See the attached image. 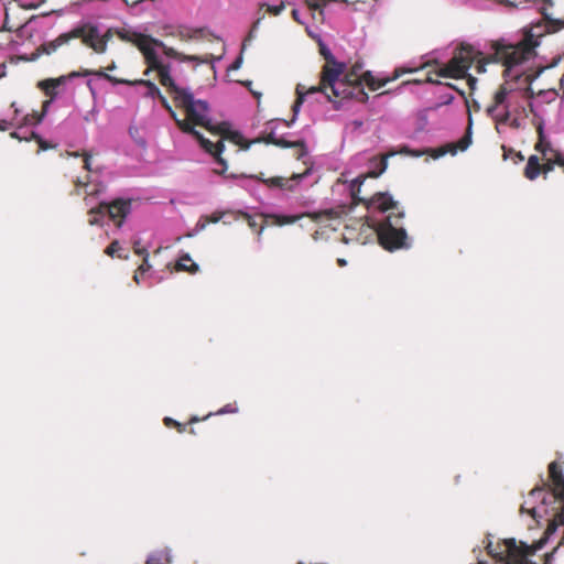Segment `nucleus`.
<instances>
[{
    "label": "nucleus",
    "mask_w": 564,
    "mask_h": 564,
    "mask_svg": "<svg viewBox=\"0 0 564 564\" xmlns=\"http://www.w3.org/2000/svg\"><path fill=\"white\" fill-rule=\"evenodd\" d=\"M198 421H199V419H198L197 416H193V417L191 419V422H192V423H195V422H198Z\"/></svg>",
    "instance_id": "nucleus-46"
},
{
    "label": "nucleus",
    "mask_w": 564,
    "mask_h": 564,
    "mask_svg": "<svg viewBox=\"0 0 564 564\" xmlns=\"http://www.w3.org/2000/svg\"><path fill=\"white\" fill-rule=\"evenodd\" d=\"M42 119H43V115H37L36 112H34L32 115H26L23 118V123L21 126L23 128L26 126H36V124L41 123Z\"/></svg>",
    "instance_id": "nucleus-23"
},
{
    "label": "nucleus",
    "mask_w": 564,
    "mask_h": 564,
    "mask_svg": "<svg viewBox=\"0 0 564 564\" xmlns=\"http://www.w3.org/2000/svg\"><path fill=\"white\" fill-rule=\"evenodd\" d=\"M350 124L355 130H358L362 127L364 122L361 120H352Z\"/></svg>",
    "instance_id": "nucleus-34"
},
{
    "label": "nucleus",
    "mask_w": 564,
    "mask_h": 564,
    "mask_svg": "<svg viewBox=\"0 0 564 564\" xmlns=\"http://www.w3.org/2000/svg\"><path fill=\"white\" fill-rule=\"evenodd\" d=\"M263 231V226H261L260 230H259V235H261V232Z\"/></svg>",
    "instance_id": "nucleus-53"
},
{
    "label": "nucleus",
    "mask_w": 564,
    "mask_h": 564,
    "mask_svg": "<svg viewBox=\"0 0 564 564\" xmlns=\"http://www.w3.org/2000/svg\"><path fill=\"white\" fill-rule=\"evenodd\" d=\"M322 53L326 59V64L323 68L321 85L318 87L313 86L307 90L302 84L296 86L297 98L292 107L294 116L291 122L295 121L306 95L322 91L328 100H332V97H337L341 99L355 98L365 101L368 97L364 91L362 83L371 90H378L387 84L397 80L402 75L414 73L417 69L399 67L394 69L392 76L373 75L371 72H366L362 76L352 75L349 77L344 75V63L336 62L334 56L328 51L326 52L325 48H322Z\"/></svg>",
    "instance_id": "nucleus-3"
},
{
    "label": "nucleus",
    "mask_w": 564,
    "mask_h": 564,
    "mask_svg": "<svg viewBox=\"0 0 564 564\" xmlns=\"http://www.w3.org/2000/svg\"><path fill=\"white\" fill-rule=\"evenodd\" d=\"M549 474L553 486L552 492L545 494L541 488L531 490L521 511L529 513L534 519L550 514L552 521L549 530L555 531L556 527L564 525V476L556 462L550 464Z\"/></svg>",
    "instance_id": "nucleus-4"
},
{
    "label": "nucleus",
    "mask_w": 564,
    "mask_h": 564,
    "mask_svg": "<svg viewBox=\"0 0 564 564\" xmlns=\"http://www.w3.org/2000/svg\"><path fill=\"white\" fill-rule=\"evenodd\" d=\"M164 423H165L166 426H171V425L177 426L180 432L184 431V425H182L181 423L176 422L175 420H173L171 417H165L164 419Z\"/></svg>",
    "instance_id": "nucleus-31"
},
{
    "label": "nucleus",
    "mask_w": 564,
    "mask_h": 564,
    "mask_svg": "<svg viewBox=\"0 0 564 564\" xmlns=\"http://www.w3.org/2000/svg\"><path fill=\"white\" fill-rule=\"evenodd\" d=\"M32 138L39 142L41 150H47L51 148V145H48L43 139H41L34 131H32Z\"/></svg>",
    "instance_id": "nucleus-30"
},
{
    "label": "nucleus",
    "mask_w": 564,
    "mask_h": 564,
    "mask_svg": "<svg viewBox=\"0 0 564 564\" xmlns=\"http://www.w3.org/2000/svg\"><path fill=\"white\" fill-rule=\"evenodd\" d=\"M392 155H394V153H390V154H388V155L382 158V160H381V169H380L379 173H371L372 177L379 176L381 173H383L387 170V167H388V159H389V156H392Z\"/></svg>",
    "instance_id": "nucleus-27"
},
{
    "label": "nucleus",
    "mask_w": 564,
    "mask_h": 564,
    "mask_svg": "<svg viewBox=\"0 0 564 564\" xmlns=\"http://www.w3.org/2000/svg\"><path fill=\"white\" fill-rule=\"evenodd\" d=\"M221 134L224 138L232 141L234 143L240 145L242 149L245 150H248L250 144H245L242 145V141H243V138L242 135L239 133V132H236V131H226V132H223L221 131Z\"/></svg>",
    "instance_id": "nucleus-19"
},
{
    "label": "nucleus",
    "mask_w": 564,
    "mask_h": 564,
    "mask_svg": "<svg viewBox=\"0 0 564 564\" xmlns=\"http://www.w3.org/2000/svg\"><path fill=\"white\" fill-rule=\"evenodd\" d=\"M453 98H454L453 96H449L444 102L449 104L453 100Z\"/></svg>",
    "instance_id": "nucleus-47"
},
{
    "label": "nucleus",
    "mask_w": 564,
    "mask_h": 564,
    "mask_svg": "<svg viewBox=\"0 0 564 564\" xmlns=\"http://www.w3.org/2000/svg\"><path fill=\"white\" fill-rule=\"evenodd\" d=\"M176 270L196 273L199 267L194 262L188 253H183L176 262Z\"/></svg>",
    "instance_id": "nucleus-16"
},
{
    "label": "nucleus",
    "mask_w": 564,
    "mask_h": 564,
    "mask_svg": "<svg viewBox=\"0 0 564 564\" xmlns=\"http://www.w3.org/2000/svg\"><path fill=\"white\" fill-rule=\"evenodd\" d=\"M395 207L397 202H394L392 196L388 193H378L367 203V208L369 210L378 209L384 213Z\"/></svg>",
    "instance_id": "nucleus-13"
},
{
    "label": "nucleus",
    "mask_w": 564,
    "mask_h": 564,
    "mask_svg": "<svg viewBox=\"0 0 564 564\" xmlns=\"http://www.w3.org/2000/svg\"><path fill=\"white\" fill-rule=\"evenodd\" d=\"M551 170H552V165H551V164H547V165H546V169H545V172L551 171Z\"/></svg>",
    "instance_id": "nucleus-48"
},
{
    "label": "nucleus",
    "mask_w": 564,
    "mask_h": 564,
    "mask_svg": "<svg viewBox=\"0 0 564 564\" xmlns=\"http://www.w3.org/2000/svg\"><path fill=\"white\" fill-rule=\"evenodd\" d=\"M142 275H143V273H142V272H139V270H137V272H135V274H134L133 279H134V281H135L138 284L140 283V281H141V276H142Z\"/></svg>",
    "instance_id": "nucleus-39"
},
{
    "label": "nucleus",
    "mask_w": 564,
    "mask_h": 564,
    "mask_svg": "<svg viewBox=\"0 0 564 564\" xmlns=\"http://www.w3.org/2000/svg\"><path fill=\"white\" fill-rule=\"evenodd\" d=\"M121 249L120 243L118 241H113L107 249L106 253L110 257H113Z\"/></svg>",
    "instance_id": "nucleus-28"
},
{
    "label": "nucleus",
    "mask_w": 564,
    "mask_h": 564,
    "mask_svg": "<svg viewBox=\"0 0 564 564\" xmlns=\"http://www.w3.org/2000/svg\"><path fill=\"white\" fill-rule=\"evenodd\" d=\"M447 86H448L449 88L457 89L455 86H453V85H451V84H448Z\"/></svg>",
    "instance_id": "nucleus-52"
},
{
    "label": "nucleus",
    "mask_w": 564,
    "mask_h": 564,
    "mask_svg": "<svg viewBox=\"0 0 564 564\" xmlns=\"http://www.w3.org/2000/svg\"><path fill=\"white\" fill-rule=\"evenodd\" d=\"M96 74H97L98 76H100V77L106 78L107 80H109V82H111V83H113V84H123V83H126V80L117 79L116 77H112V76H110V75L106 74V73H105V72H102V70H99V72H97Z\"/></svg>",
    "instance_id": "nucleus-29"
},
{
    "label": "nucleus",
    "mask_w": 564,
    "mask_h": 564,
    "mask_svg": "<svg viewBox=\"0 0 564 564\" xmlns=\"http://www.w3.org/2000/svg\"><path fill=\"white\" fill-rule=\"evenodd\" d=\"M540 547H533L522 542L517 543L514 539L496 544L489 541L486 545L488 553L503 564H532L529 557Z\"/></svg>",
    "instance_id": "nucleus-6"
},
{
    "label": "nucleus",
    "mask_w": 564,
    "mask_h": 564,
    "mask_svg": "<svg viewBox=\"0 0 564 564\" xmlns=\"http://www.w3.org/2000/svg\"><path fill=\"white\" fill-rule=\"evenodd\" d=\"M241 61H242V58H241V57H239V58L234 63V68H235V69H237V68H239V67H240Z\"/></svg>",
    "instance_id": "nucleus-43"
},
{
    "label": "nucleus",
    "mask_w": 564,
    "mask_h": 564,
    "mask_svg": "<svg viewBox=\"0 0 564 564\" xmlns=\"http://www.w3.org/2000/svg\"><path fill=\"white\" fill-rule=\"evenodd\" d=\"M558 94L555 89L540 90L536 95L533 93V98L529 100L530 112L533 115V124L536 127L539 141L535 149L540 151L543 156L552 151L550 142L546 140L544 133L545 121L549 113L557 109L556 102Z\"/></svg>",
    "instance_id": "nucleus-5"
},
{
    "label": "nucleus",
    "mask_w": 564,
    "mask_h": 564,
    "mask_svg": "<svg viewBox=\"0 0 564 564\" xmlns=\"http://www.w3.org/2000/svg\"><path fill=\"white\" fill-rule=\"evenodd\" d=\"M6 68H7V67H6V64H4V63H1V64H0V69H1V72H0V78L4 77V76L7 75Z\"/></svg>",
    "instance_id": "nucleus-38"
},
{
    "label": "nucleus",
    "mask_w": 564,
    "mask_h": 564,
    "mask_svg": "<svg viewBox=\"0 0 564 564\" xmlns=\"http://www.w3.org/2000/svg\"><path fill=\"white\" fill-rule=\"evenodd\" d=\"M142 83L145 84L151 89L152 94H156L160 96L164 106L166 107V109L170 111L171 116L176 121L178 128L183 132L191 133L199 142L200 147L206 152L210 153L212 155H214L216 158L217 162L223 166L221 173H224L228 169V164H227L226 160H224L220 156V154L223 153L224 148H225L221 140H218L217 142H213L209 139L205 138L199 131H197L195 128H193L189 124V122L186 120V118L180 119L176 116L175 111L167 104L166 99L163 96H161L160 89L158 88V86L154 83H152V82H142Z\"/></svg>",
    "instance_id": "nucleus-7"
},
{
    "label": "nucleus",
    "mask_w": 564,
    "mask_h": 564,
    "mask_svg": "<svg viewBox=\"0 0 564 564\" xmlns=\"http://www.w3.org/2000/svg\"><path fill=\"white\" fill-rule=\"evenodd\" d=\"M205 228H206V223L205 221H199L196 225V232H198L200 230H204Z\"/></svg>",
    "instance_id": "nucleus-35"
},
{
    "label": "nucleus",
    "mask_w": 564,
    "mask_h": 564,
    "mask_svg": "<svg viewBox=\"0 0 564 564\" xmlns=\"http://www.w3.org/2000/svg\"><path fill=\"white\" fill-rule=\"evenodd\" d=\"M273 124H274V122H270L268 128H267L268 129V133H267V137L264 139L265 143L275 144V145H279V147H282V148H292V147L296 145L295 142H286L283 139L278 138L276 134H275Z\"/></svg>",
    "instance_id": "nucleus-17"
},
{
    "label": "nucleus",
    "mask_w": 564,
    "mask_h": 564,
    "mask_svg": "<svg viewBox=\"0 0 564 564\" xmlns=\"http://www.w3.org/2000/svg\"><path fill=\"white\" fill-rule=\"evenodd\" d=\"M220 219H221V215H213V216H210L209 221L216 224Z\"/></svg>",
    "instance_id": "nucleus-37"
},
{
    "label": "nucleus",
    "mask_w": 564,
    "mask_h": 564,
    "mask_svg": "<svg viewBox=\"0 0 564 564\" xmlns=\"http://www.w3.org/2000/svg\"><path fill=\"white\" fill-rule=\"evenodd\" d=\"M69 36L80 37L86 45L90 46L96 53L101 54L107 50L110 33L109 31L102 33L96 24L85 23L74 29Z\"/></svg>",
    "instance_id": "nucleus-10"
},
{
    "label": "nucleus",
    "mask_w": 564,
    "mask_h": 564,
    "mask_svg": "<svg viewBox=\"0 0 564 564\" xmlns=\"http://www.w3.org/2000/svg\"><path fill=\"white\" fill-rule=\"evenodd\" d=\"M264 6L267 7V10L274 15H279L285 8L283 2H281L278 6H271V4H264Z\"/></svg>",
    "instance_id": "nucleus-26"
},
{
    "label": "nucleus",
    "mask_w": 564,
    "mask_h": 564,
    "mask_svg": "<svg viewBox=\"0 0 564 564\" xmlns=\"http://www.w3.org/2000/svg\"><path fill=\"white\" fill-rule=\"evenodd\" d=\"M133 249L137 254L143 257V263L138 268V270L144 274L151 268V264L149 263L148 246L143 245L140 238H137L133 241Z\"/></svg>",
    "instance_id": "nucleus-14"
},
{
    "label": "nucleus",
    "mask_w": 564,
    "mask_h": 564,
    "mask_svg": "<svg viewBox=\"0 0 564 564\" xmlns=\"http://www.w3.org/2000/svg\"><path fill=\"white\" fill-rule=\"evenodd\" d=\"M479 564H484V563H479Z\"/></svg>",
    "instance_id": "nucleus-54"
},
{
    "label": "nucleus",
    "mask_w": 564,
    "mask_h": 564,
    "mask_svg": "<svg viewBox=\"0 0 564 564\" xmlns=\"http://www.w3.org/2000/svg\"><path fill=\"white\" fill-rule=\"evenodd\" d=\"M311 173V169H307L303 173H294L291 177L285 178L281 176L275 177H258L263 184L269 187H276L288 192H295L299 188L301 182H303Z\"/></svg>",
    "instance_id": "nucleus-12"
},
{
    "label": "nucleus",
    "mask_w": 564,
    "mask_h": 564,
    "mask_svg": "<svg viewBox=\"0 0 564 564\" xmlns=\"http://www.w3.org/2000/svg\"><path fill=\"white\" fill-rule=\"evenodd\" d=\"M532 564H534V563H532Z\"/></svg>",
    "instance_id": "nucleus-55"
},
{
    "label": "nucleus",
    "mask_w": 564,
    "mask_h": 564,
    "mask_svg": "<svg viewBox=\"0 0 564 564\" xmlns=\"http://www.w3.org/2000/svg\"><path fill=\"white\" fill-rule=\"evenodd\" d=\"M118 36L127 42H131L144 55V58L150 69L158 72L159 79L162 86L170 89L174 94V99L178 107L183 108L186 113V120L194 128L195 126L203 127L210 132H214V126L209 117V107L205 100L195 99L189 88L180 87L171 76V65L164 64L159 55L158 48H162L165 56L175 58L181 62H196L205 63L207 59L200 58L196 55H185L173 47L166 46L162 41L144 35L131 28H123L117 31Z\"/></svg>",
    "instance_id": "nucleus-2"
},
{
    "label": "nucleus",
    "mask_w": 564,
    "mask_h": 564,
    "mask_svg": "<svg viewBox=\"0 0 564 564\" xmlns=\"http://www.w3.org/2000/svg\"><path fill=\"white\" fill-rule=\"evenodd\" d=\"M66 155L68 158H70V156L77 158V156H79V153L78 152H66Z\"/></svg>",
    "instance_id": "nucleus-44"
},
{
    "label": "nucleus",
    "mask_w": 564,
    "mask_h": 564,
    "mask_svg": "<svg viewBox=\"0 0 564 564\" xmlns=\"http://www.w3.org/2000/svg\"><path fill=\"white\" fill-rule=\"evenodd\" d=\"M528 165L540 166L539 159L535 155H531L528 160Z\"/></svg>",
    "instance_id": "nucleus-32"
},
{
    "label": "nucleus",
    "mask_w": 564,
    "mask_h": 564,
    "mask_svg": "<svg viewBox=\"0 0 564 564\" xmlns=\"http://www.w3.org/2000/svg\"><path fill=\"white\" fill-rule=\"evenodd\" d=\"M48 105H50V101H45V104H44V110H46V108L48 107Z\"/></svg>",
    "instance_id": "nucleus-50"
},
{
    "label": "nucleus",
    "mask_w": 564,
    "mask_h": 564,
    "mask_svg": "<svg viewBox=\"0 0 564 564\" xmlns=\"http://www.w3.org/2000/svg\"><path fill=\"white\" fill-rule=\"evenodd\" d=\"M62 78L59 79H47L40 83L41 88L46 93V95L54 96L53 90L59 85Z\"/></svg>",
    "instance_id": "nucleus-21"
},
{
    "label": "nucleus",
    "mask_w": 564,
    "mask_h": 564,
    "mask_svg": "<svg viewBox=\"0 0 564 564\" xmlns=\"http://www.w3.org/2000/svg\"><path fill=\"white\" fill-rule=\"evenodd\" d=\"M24 128L22 126H19L18 127V130L11 132V138H14V139H18L20 141L22 140H25V141H30L32 140V131L30 133H26L25 131H23Z\"/></svg>",
    "instance_id": "nucleus-24"
},
{
    "label": "nucleus",
    "mask_w": 564,
    "mask_h": 564,
    "mask_svg": "<svg viewBox=\"0 0 564 564\" xmlns=\"http://www.w3.org/2000/svg\"><path fill=\"white\" fill-rule=\"evenodd\" d=\"M538 42L528 36L519 44H498L490 58L470 45L457 47L452 58L441 66L437 75L451 78H468V85L474 88L476 78L468 75L475 65L478 74L485 73L490 63H502L505 66V84L496 91L494 104L487 108V113L497 122V127L507 123L512 116H527L525 102L533 98V82L545 69L536 63L535 46Z\"/></svg>",
    "instance_id": "nucleus-1"
},
{
    "label": "nucleus",
    "mask_w": 564,
    "mask_h": 564,
    "mask_svg": "<svg viewBox=\"0 0 564 564\" xmlns=\"http://www.w3.org/2000/svg\"><path fill=\"white\" fill-rule=\"evenodd\" d=\"M129 212L130 203L123 199H117L111 204L100 203L98 207L90 208L88 223L91 226L99 225L104 216L108 214L109 218L112 220L120 218L118 227H121L122 219L129 214Z\"/></svg>",
    "instance_id": "nucleus-11"
},
{
    "label": "nucleus",
    "mask_w": 564,
    "mask_h": 564,
    "mask_svg": "<svg viewBox=\"0 0 564 564\" xmlns=\"http://www.w3.org/2000/svg\"><path fill=\"white\" fill-rule=\"evenodd\" d=\"M512 117H513V118H512V121H511V126H512V127L518 128V127H519V124H520V123H519V120H518V117H519V116H512Z\"/></svg>",
    "instance_id": "nucleus-40"
},
{
    "label": "nucleus",
    "mask_w": 564,
    "mask_h": 564,
    "mask_svg": "<svg viewBox=\"0 0 564 564\" xmlns=\"http://www.w3.org/2000/svg\"><path fill=\"white\" fill-rule=\"evenodd\" d=\"M337 262L340 267H345L347 264V261L345 259H338Z\"/></svg>",
    "instance_id": "nucleus-45"
},
{
    "label": "nucleus",
    "mask_w": 564,
    "mask_h": 564,
    "mask_svg": "<svg viewBox=\"0 0 564 564\" xmlns=\"http://www.w3.org/2000/svg\"><path fill=\"white\" fill-rule=\"evenodd\" d=\"M541 166L525 165L524 175L529 180H535L540 174Z\"/></svg>",
    "instance_id": "nucleus-25"
},
{
    "label": "nucleus",
    "mask_w": 564,
    "mask_h": 564,
    "mask_svg": "<svg viewBox=\"0 0 564 564\" xmlns=\"http://www.w3.org/2000/svg\"><path fill=\"white\" fill-rule=\"evenodd\" d=\"M248 225L253 228L257 226L256 219L252 217H248Z\"/></svg>",
    "instance_id": "nucleus-41"
},
{
    "label": "nucleus",
    "mask_w": 564,
    "mask_h": 564,
    "mask_svg": "<svg viewBox=\"0 0 564 564\" xmlns=\"http://www.w3.org/2000/svg\"><path fill=\"white\" fill-rule=\"evenodd\" d=\"M238 412V408L235 405V404H226L225 406H223L221 409H219L218 411L216 412H210L208 413L205 417V419H208L209 416L212 415H224V414H232V413H237Z\"/></svg>",
    "instance_id": "nucleus-22"
},
{
    "label": "nucleus",
    "mask_w": 564,
    "mask_h": 564,
    "mask_svg": "<svg viewBox=\"0 0 564 564\" xmlns=\"http://www.w3.org/2000/svg\"><path fill=\"white\" fill-rule=\"evenodd\" d=\"M84 167L90 170V156L87 153L84 154Z\"/></svg>",
    "instance_id": "nucleus-33"
},
{
    "label": "nucleus",
    "mask_w": 564,
    "mask_h": 564,
    "mask_svg": "<svg viewBox=\"0 0 564 564\" xmlns=\"http://www.w3.org/2000/svg\"><path fill=\"white\" fill-rule=\"evenodd\" d=\"M292 15H293V18H294L296 21L302 22V21L300 20V13H299V10H293V11H292Z\"/></svg>",
    "instance_id": "nucleus-42"
},
{
    "label": "nucleus",
    "mask_w": 564,
    "mask_h": 564,
    "mask_svg": "<svg viewBox=\"0 0 564 564\" xmlns=\"http://www.w3.org/2000/svg\"><path fill=\"white\" fill-rule=\"evenodd\" d=\"M172 561L171 551L167 549L158 550L148 556L147 564H170ZM299 564H304L300 562Z\"/></svg>",
    "instance_id": "nucleus-15"
},
{
    "label": "nucleus",
    "mask_w": 564,
    "mask_h": 564,
    "mask_svg": "<svg viewBox=\"0 0 564 564\" xmlns=\"http://www.w3.org/2000/svg\"><path fill=\"white\" fill-rule=\"evenodd\" d=\"M86 205L87 206L91 205V199L90 198H86Z\"/></svg>",
    "instance_id": "nucleus-49"
},
{
    "label": "nucleus",
    "mask_w": 564,
    "mask_h": 564,
    "mask_svg": "<svg viewBox=\"0 0 564 564\" xmlns=\"http://www.w3.org/2000/svg\"><path fill=\"white\" fill-rule=\"evenodd\" d=\"M402 218L403 213L390 214L376 227L380 245L389 251L408 247Z\"/></svg>",
    "instance_id": "nucleus-8"
},
{
    "label": "nucleus",
    "mask_w": 564,
    "mask_h": 564,
    "mask_svg": "<svg viewBox=\"0 0 564 564\" xmlns=\"http://www.w3.org/2000/svg\"><path fill=\"white\" fill-rule=\"evenodd\" d=\"M304 216H310V214H301V215H293V216L272 214V215H268L267 217L272 220V224H274L276 226H284V225H292Z\"/></svg>",
    "instance_id": "nucleus-18"
},
{
    "label": "nucleus",
    "mask_w": 564,
    "mask_h": 564,
    "mask_svg": "<svg viewBox=\"0 0 564 564\" xmlns=\"http://www.w3.org/2000/svg\"><path fill=\"white\" fill-rule=\"evenodd\" d=\"M115 68H116V66H115V64H112L111 66H109V68H108V69L112 70V69H115Z\"/></svg>",
    "instance_id": "nucleus-51"
},
{
    "label": "nucleus",
    "mask_w": 564,
    "mask_h": 564,
    "mask_svg": "<svg viewBox=\"0 0 564 564\" xmlns=\"http://www.w3.org/2000/svg\"><path fill=\"white\" fill-rule=\"evenodd\" d=\"M471 126H473V120H471V117L469 116V123H468L466 133L457 142L447 143L437 149H429L426 151H414V150H410L408 148H403L400 152L412 155V156H416V158L423 155L424 153H429L435 160H437L446 154H451L454 156L458 153V151L464 152L470 147L471 134H473Z\"/></svg>",
    "instance_id": "nucleus-9"
},
{
    "label": "nucleus",
    "mask_w": 564,
    "mask_h": 564,
    "mask_svg": "<svg viewBox=\"0 0 564 564\" xmlns=\"http://www.w3.org/2000/svg\"><path fill=\"white\" fill-rule=\"evenodd\" d=\"M365 178H366V176L361 175V176H358L355 180H352L350 183V186H349L350 194L355 200H357V199L361 200V198H358V193L360 192V187L364 184Z\"/></svg>",
    "instance_id": "nucleus-20"
},
{
    "label": "nucleus",
    "mask_w": 564,
    "mask_h": 564,
    "mask_svg": "<svg viewBox=\"0 0 564 564\" xmlns=\"http://www.w3.org/2000/svg\"><path fill=\"white\" fill-rule=\"evenodd\" d=\"M9 123L6 120L0 121V130L6 131L9 129Z\"/></svg>",
    "instance_id": "nucleus-36"
}]
</instances>
